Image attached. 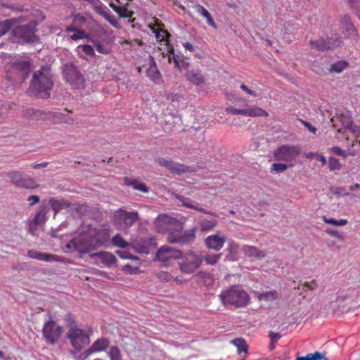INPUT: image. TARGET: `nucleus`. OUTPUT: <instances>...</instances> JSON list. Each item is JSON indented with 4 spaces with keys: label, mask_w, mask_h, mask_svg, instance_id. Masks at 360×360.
I'll return each mask as SVG.
<instances>
[{
    "label": "nucleus",
    "mask_w": 360,
    "mask_h": 360,
    "mask_svg": "<svg viewBox=\"0 0 360 360\" xmlns=\"http://www.w3.org/2000/svg\"><path fill=\"white\" fill-rule=\"evenodd\" d=\"M169 52V58H168L169 62L170 63H173L174 64L175 67H176V65H179L178 63L180 60V57L174 53V51L172 49V51H170Z\"/></svg>",
    "instance_id": "nucleus-56"
},
{
    "label": "nucleus",
    "mask_w": 360,
    "mask_h": 360,
    "mask_svg": "<svg viewBox=\"0 0 360 360\" xmlns=\"http://www.w3.org/2000/svg\"><path fill=\"white\" fill-rule=\"evenodd\" d=\"M186 79L195 86H199L205 82V77L200 70H188L184 75Z\"/></svg>",
    "instance_id": "nucleus-27"
},
{
    "label": "nucleus",
    "mask_w": 360,
    "mask_h": 360,
    "mask_svg": "<svg viewBox=\"0 0 360 360\" xmlns=\"http://www.w3.org/2000/svg\"><path fill=\"white\" fill-rule=\"evenodd\" d=\"M37 23L34 21H30L26 25H20L14 26L12 32L18 42H32L35 37V29Z\"/></svg>",
    "instance_id": "nucleus-11"
},
{
    "label": "nucleus",
    "mask_w": 360,
    "mask_h": 360,
    "mask_svg": "<svg viewBox=\"0 0 360 360\" xmlns=\"http://www.w3.org/2000/svg\"><path fill=\"white\" fill-rule=\"evenodd\" d=\"M226 242V238L221 236L219 232L215 234L208 236L205 240L206 247L215 251L220 250Z\"/></svg>",
    "instance_id": "nucleus-18"
},
{
    "label": "nucleus",
    "mask_w": 360,
    "mask_h": 360,
    "mask_svg": "<svg viewBox=\"0 0 360 360\" xmlns=\"http://www.w3.org/2000/svg\"><path fill=\"white\" fill-rule=\"evenodd\" d=\"M326 233L329 236L337 238L338 239H343L342 235L335 230L328 229L326 230Z\"/></svg>",
    "instance_id": "nucleus-62"
},
{
    "label": "nucleus",
    "mask_w": 360,
    "mask_h": 360,
    "mask_svg": "<svg viewBox=\"0 0 360 360\" xmlns=\"http://www.w3.org/2000/svg\"><path fill=\"white\" fill-rule=\"evenodd\" d=\"M134 245L139 252L148 254L150 248L155 245V243L152 238H145L137 240Z\"/></svg>",
    "instance_id": "nucleus-22"
},
{
    "label": "nucleus",
    "mask_w": 360,
    "mask_h": 360,
    "mask_svg": "<svg viewBox=\"0 0 360 360\" xmlns=\"http://www.w3.org/2000/svg\"><path fill=\"white\" fill-rule=\"evenodd\" d=\"M27 255L29 257L32 259H38L40 261H46V262H63V259L56 255L39 252L34 250H30L27 251Z\"/></svg>",
    "instance_id": "nucleus-21"
},
{
    "label": "nucleus",
    "mask_w": 360,
    "mask_h": 360,
    "mask_svg": "<svg viewBox=\"0 0 360 360\" xmlns=\"http://www.w3.org/2000/svg\"><path fill=\"white\" fill-rule=\"evenodd\" d=\"M310 46L312 49L319 51H326L334 48L337 44L330 39H319L316 41H310Z\"/></svg>",
    "instance_id": "nucleus-26"
},
{
    "label": "nucleus",
    "mask_w": 360,
    "mask_h": 360,
    "mask_svg": "<svg viewBox=\"0 0 360 360\" xmlns=\"http://www.w3.org/2000/svg\"><path fill=\"white\" fill-rule=\"evenodd\" d=\"M219 299L224 306H232L235 308L245 307L250 300L248 293L237 285L222 291L219 295Z\"/></svg>",
    "instance_id": "nucleus-2"
},
{
    "label": "nucleus",
    "mask_w": 360,
    "mask_h": 360,
    "mask_svg": "<svg viewBox=\"0 0 360 360\" xmlns=\"http://www.w3.org/2000/svg\"><path fill=\"white\" fill-rule=\"evenodd\" d=\"M195 238V229H191L182 231L178 240H172V242H178L179 244H189L194 241Z\"/></svg>",
    "instance_id": "nucleus-30"
},
{
    "label": "nucleus",
    "mask_w": 360,
    "mask_h": 360,
    "mask_svg": "<svg viewBox=\"0 0 360 360\" xmlns=\"http://www.w3.org/2000/svg\"><path fill=\"white\" fill-rule=\"evenodd\" d=\"M202 257L193 252L190 251L182 257V261L179 263V268L181 272L184 274H192L202 264Z\"/></svg>",
    "instance_id": "nucleus-9"
},
{
    "label": "nucleus",
    "mask_w": 360,
    "mask_h": 360,
    "mask_svg": "<svg viewBox=\"0 0 360 360\" xmlns=\"http://www.w3.org/2000/svg\"><path fill=\"white\" fill-rule=\"evenodd\" d=\"M110 6L120 15V18H131L134 15V12L128 9L127 5L117 6L111 3L110 4Z\"/></svg>",
    "instance_id": "nucleus-33"
},
{
    "label": "nucleus",
    "mask_w": 360,
    "mask_h": 360,
    "mask_svg": "<svg viewBox=\"0 0 360 360\" xmlns=\"http://www.w3.org/2000/svg\"><path fill=\"white\" fill-rule=\"evenodd\" d=\"M65 248L68 249L67 252H76L81 257L86 254L91 255L96 250L86 232L72 238L66 243Z\"/></svg>",
    "instance_id": "nucleus-3"
},
{
    "label": "nucleus",
    "mask_w": 360,
    "mask_h": 360,
    "mask_svg": "<svg viewBox=\"0 0 360 360\" xmlns=\"http://www.w3.org/2000/svg\"><path fill=\"white\" fill-rule=\"evenodd\" d=\"M156 162H158L159 165L167 168L171 173L178 175L194 172V169L192 167L175 162L171 160L160 158L156 160Z\"/></svg>",
    "instance_id": "nucleus-14"
},
{
    "label": "nucleus",
    "mask_w": 360,
    "mask_h": 360,
    "mask_svg": "<svg viewBox=\"0 0 360 360\" xmlns=\"http://www.w3.org/2000/svg\"><path fill=\"white\" fill-rule=\"evenodd\" d=\"M91 258L98 257H99L102 262L104 263L107 266H111L116 263L117 259L116 257L110 252H99L90 255Z\"/></svg>",
    "instance_id": "nucleus-31"
},
{
    "label": "nucleus",
    "mask_w": 360,
    "mask_h": 360,
    "mask_svg": "<svg viewBox=\"0 0 360 360\" xmlns=\"http://www.w3.org/2000/svg\"><path fill=\"white\" fill-rule=\"evenodd\" d=\"M147 76L155 84H160L162 82V75L158 70L156 63L153 58H151L148 68L146 70Z\"/></svg>",
    "instance_id": "nucleus-24"
},
{
    "label": "nucleus",
    "mask_w": 360,
    "mask_h": 360,
    "mask_svg": "<svg viewBox=\"0 0 360 360\" xmlns=\"http://www.w3.org/2000/svg\"><path fill=\"white\" fill-rule=\"evenodd\" d=\"M139 219L138 212L118 209L113 212L112 221L119 229H129Z\"/></svg>",
    "instance_id": "nucleus-6"
},
{
    "label": "nucleus",
    "mask_w": 360,
    "mask_h": 360,
    "mask_svg": "<svg viewBox=\"0 0 360 360\" xmlns=\"http://www.w3.org/2000/svg\"><path fill=\"white\" fill-rule=\"evenodd\" d=\"M226 112L231 115H241L248 117H267L268 112L259 107H250L244 109H238L233 106H229L226 108Z\"/></svg>",
    "instance_id": "nucleus-16"
},
{
    "label": "nucleus",
    "mask_w": 360,
    "mask_h": 360,
    "mask_svg": "<svg viewBox=\"0 0 360 360\" xmlns=\"http://www.w3.org/2000/svg\"><path fill=\"white\" fill-rule=\"evenodd\" d=\"M11 182L16 187L25 189H34L39 187L34 179L23 174L19 171L11 170L6 174Z\"/></svg>",
    "instance_id": "nucleus-10"
},
{
    "label": "nucleus",
    "mask_w": 360,
    "mask_h": 360,
    "mask_svg": "<svg viewBox=\"0 0 360 360\" xmlns=\"http://www.w3.org/2000/svg\"><path fill=\"white\" fill-rule=\"evenodd\" d=\"M124 181L125 185L133 187L134 190H137L146 193H148V188L147 186L136 179L126 177L124 179Z\"/></svg>",
    "instance_id": "nucleus-34"
},
{
    "label": "nucleus",
    "mask_w": 360,
    "mask_h": 360,
    "mask_svg": "<svg viewBox=\"0 0 360 360\" xmlns=\"http://www.w3.org/2000/svg\"><path fill=\"white\" fill-rule=\"evenodd\" d=\"M53 85L49 68L43 66L33 75L30 84L31 91L37 97L47 98Z\"/></svg>",
    "instance_id": "nucleus-1"
},
{
    "label": "nucleus",
    "mask_w": 360,
    "mask_h": 360,
    "mask_svg": "<svg viewBox=\"0 0 360 360\" xmlns=\"http://www.w3.org/2000/svg\"><path fill=\"white\" fill-rule=\"evenodd\" d=\"M178 63L179 65H176L175 68L179 70H187L188 68L189 63L184 59L180 58V60Z\"/></svg>",
    "instance_id": "nucleus-63"
},
{
    "label": "nucleus",
    "mask_w": 360,
    "mask_h": 360,
    "mask_svg": "<svg viewBox=\"0 0 360 360\" xmlns=\"http://www.w3.org/2000/svg\"><path fill=\"white\" fill-rule=\"evenodd\" d=\"M242 250L244 252V254L249 257L263 259L266 255L264 250H259L255 246L245 245L242 247Z\"/></svg>",
    "instance_id": "nucleus-28"
},
{
    "label": "nucleus",
    "mask_w": 360,
    "mask_h": 360,
    "mask_svg": "<svg viewBox=\"0 0 360 360\" xmlns=\"http://www.w3.org/2000/svg\"><path fill=\"white\" fill-rule=\"evenodd\" d=\"M66 32H73L72 34L70 36V39L73 41H77L79 39H84L86 37L85 32L81 30H78L75 28L74 26L70 25L66 27Z\"/></svg>",
    "instance_id": "nucleus-41"
},
{
    "label": "nucleus",
    "mask_w": 360,
    "mask_h": 360,
    "mask_svg": "<svg viewBox=\"0 0 360 360\" xmlns=\"http://www.w3.org/2000/svg\"><path fill=\"white\" fill-rule=\"evenodd\" d=\"M182 253L179 250L168 245H163L157 251L156 258L158 261L165 262L172 259H179Z\"/></svg>",
    "instance_id": "nucleus-17"
},
{
    "label": "nucleus",
    "mask_w": 360,
    "mask_h": 360,
    "mask_svg": "<svg viewBox=\"0 0 360 360\" xmlns=\"http://www.w3.org/2000/svg\"><path fill=\"white\" fill-rule=\"evenodd\" d=\"M47 210L46 206H41L39 209V211L36 214L34 218L33 219L34 226H38L45 221V216L46 214Z\"/></svg>",
    "instance_id": "nucleus-43"
},
{
    "label": "nucleus",
    "mask_w": 360,
    "mask_h": 360,
    "mask_svg": "<svg viewBox=\"0 0 360 360\" xmlns=\"http://www.w3.org/2000/svg\"><path fill=\"white\" fill-rule=\"evenodd\" d=\"M154 224L156 231L161 233L172 231L173 226H180L179 221L165 214L158 215Z\"/></svg>",
    "instance_id": "nucleus-15"
},
{
    "label": "nucleus",
    "mask_w": 360,
    "mask_h": 360,
    "mask_svg": "<svg viewBox=\"0 0 360 360\" xmlns=\"http://www.w3.org/2000/svg\"><path fill=\"white\" fill-rule=\"evenodd\" d=\"M17 20L16 19H11L0 22V37L13 28Z\"/></svg>",
    "instance_id": "nucleus-39"
},
{
    "label": "nucleus",
    "mask_w": 360,
    "mask_h": 360,
    "mask_svg": "<svg viewBox=\"0 0 360 360\" xmlns=\"http://www.w3.org/2000/svg\"><path fill=\"white\" fill-rule=\"evenodd\" d=\"M70 209L75 212L79 216H82L88 211V206L85 204L71 203Z\"/></svg>",
    "instance_id": "nucleus-46"
},
{
    "label": "nucleus",
    "mask_w": 360,
    "mask_h": 360,
    "mask_svg": "<svg viewBox=\"0 0 360 360\" xmlns=\"http://www.w3.org/2000/svg\"><path fill=\"white\" fill-rule=\"evenodd\" d=\"M336 120L340 121L342 124V126L345 129H349L350 131H352V129L355 127L353 123L352 116L349 113L340 114L336 117H333L330 120V122L333 127H336V124L335 123Z\"/></svg>",
    "instance_id": "nucleus-25"
},
{
    "label": "nucleus",
    "mask_w": 360,
    "mask_h": 360,
    "mask_svg": "<svg viewBox=\"0 0 360 360\" xmlns=\"http://www.w3.org/2000/svg\"><path fill=\"white\" fill-rule=\"evenodd\" d=\"M12 71L18 72L23 80L28 76L31 70V63L27 60H15L11 63Z\"/></svg>",
    "instance_id": "nucleus-19"
},
{
    "label": "nucleus",
    "mask_w": 360,
    "mask_h": 360,
    "mask_svg": "<svg viewBox=\"0 0 360 360\" xmlns=\"http://www.w3.org/2000/svg\"><path fill=\"white\" fill-rule=\"evenodd\" d=\"M313 360H328L327 358L325 356L324 354L319 352H315L313 354H311Z\"/></svg>",
    "instance_id": "nucleus-64"
},
{
    "label": "nucleus",
    "mask_w": 360,
    "mask_h": 360,
    "mask_svg": "<svg viewBox=\"0 0 360 360\" xmlns=\"http://www.w3.org/2000/svg\"><path fill=\"white\" fill-rule=\"evenodd\" d=\"M202 257L207 264H216L221 257V254H207Z\"/></svg>",
    "instance_id": "nucleus-48"
},
{
    "label": "nucleus",
    "mask_w": 360,
    "mask_h": 360,
    "mask_svg": "<svg viewBox=\"0 0 360 360\" xmlns=\"http://www.w3.org/2000/svg\"><path fill=\"white\" fill-rule=\"evenodd\" d=\"M166 98L167 101H170L171 103H178L183 100L184 96L180 93L171 92L167 94Z\"/></svg>",
    "instance_id": "nucleus-51"
},
{
    "label": "nucleus",
    "mask_w": 360,
    "mask_h": 360,
    "mask_svg": "<svg viewBox=\"0 0 360 360\" xmlns=\"http://www.w3.org/2000/svg\"><path fill=\"white\" fill-rule=\"evenodd\" d=\"M50 115L53 122L56 123H65L72 124L74 122V120L72 117H67L65 115L60 112H52L50 113Z\"/></svg>",
    "instance_id": "nucleus-38"
},
{
    "label": "nucleus",
    "mask_w": 360,
    "mask_h": 360,
    "mask_svg": "<svg viewBox=\"0 0 360 360\" xmlns=\"http://www.w3.org/2000/svg\"><path fill=\"white\" fill-rule=\"evenodd\" d=\"M350 7L355 10V13L360 20V0H347Z\"/></svg>",
    "instance_id": "nucleus-54"
},
{
    "label": "nucleus",
    "mask_w": 360,
    "mask_h": 360,
    "mask_svg": "<svg viewBox=\"0 0 360 360\" xmlns=\"http://www.w3.org/2000/svg\"><path fill=\"white\" fill-rule=\"evenodd\" d=\"M328 167L330 171L338 170L341 168V164L337 158L330 157L328 159Z\"/></svg>",
    "instance_id": "nucleus-52"
},
{
    "label": "nucleus",
    "mask_w": 360,
    "mask_h": 360,
    "mask_svg": "<svg viewBox=\"0 0 360 360\" xmlns=\"http://www.w3.org/2000/svg\"><path fill=\"white\" fill-rule=\"evenodd\" d=\"M63 78L72 89H81L84 87V78L76 66L72 63H67L63 67Z\"/></svg>",
    "instance_id": "nucleus-5"
},
{
    "label": "nucleus",
    "mask_w": 360,
    "mask_h": 360,
    "mask_svg": "<svg viewBox=\"0 0 360 360\" xmlns=\"http://www.w3.org/2000/svg\"><path fill=\"white\" fill-rule=\"evenodd\" d=\"M86 233L97 250L99 248L106 247L109 244L111 229L108 224H103L99 227H89Z\"/></svg>",
    "instance_id": "nucleus-4"
},
{
    "label": "nucleus",
    "mask_w": 360,
    "mask_h": 360,
    "mask_svg": "<svg viewBox=\"0 0 360 360\" xmlns=\"http://www.w3.org/2000/svg\"><path fill=\"white\" fill-rule=\"evenodd\" d=\"M67 337L72 347L77 351L82 350L90 342L89 336L87 333L79 328L68 330Z\"/></svg>",
    "instance_id": "nucleus-12"
},
{
    "label": "nucleus",
    "mask_w": 360,
    "mask_h": 360,
    "mask_svg": "<svg viewBox=\"0 0 360 360\" xmlns=\"http://www.w3.org/2000/svg\"><path fill=\"white\" fill-rule=\"evenodd\" d=\"M64 321L67 327L68 328V330H70L71 328H77V322L75 321V319L72 314L69 313L65 314Z\"/></svg>",
    "instance_id": "nucleus-50"
},
{
    "label": "nucleus",
    "mask_w": 360,
    "mask_h": 360,
    "mask_svg": "<svg viewBox=\"0 0 360 360\" xmlns=\"http://www.w3.org/2000/svg\"><path fill=\"white\" fill-rule=\"evenodd\" d=\"M278 297L277 292L275 290L269 291L260 293L258 296L259 300L264 301H273L275 300Z\"/></svg>",
    "instance_id": "nucleus-49"
},
{
    "label": "nucleus",
    "mask_w": 360,
    "mask_h": 360,
    "mask_svg": "<svg viewBox=\"0 0 360 360\" xmlns=\"http://www.w3.org/2000/svg\"><path fill=\"white\" fill-rule=\"evenodd\" d=\"M63 332V327L51 319L44 323L42 334L45 341L49 344L58 343Z\"/></svg>",
    "instance_id": "nucleus-8"
},
{
    "label": "nucleus",
    "mask_w": 360,
    "mask_h": 360,
    "mask_svg": "<svg viewBox=\"0 0 360 360\" xmlns=\"http://www.w3.org/2000/svg\"><path fill=\"white\" fill-rule=\"evenodd\" d=\"M195 11L202 16H203L207 21L208 25L211 26L214 29H217V26L212 18V15L209 11L205 9L202 6L198 4L195 6Z\"/></svg>",
    "instance_id": "nucleus-35"
},
{
    "label": "nucleus",
    "mask_w": 360,
    "mask_h": 360,
    "mask_svg": "<svg viewBox=\"0 0 360 360\" xmlns=\"http://www.w3.org/2000/svg\"><path fill=\"white\" fill-rule=\"evenodd\" d=\"M323 221L328 224H331L336 226H345L347 224L348 221L345 219H335L334 218H328L326 216L322 217Z\"/></svg>",
    "instance_id": "nucleus-47"
},
{
    "label": "nucleus",
    "mask_w": 360,
    "mask_h": 360,
    "mask_svg": "<svg viewBox=\"0 0 360 360\" xmlns=\"http://www.w3.org/2000/svg\"><path fill=\"white\" fill-rule=\"evenodd\" d=\"M328 151L330 153H334L338 156H341L343 158H346L348 155L355 156L356 153L353 150H351L350 148L348 149L347 152L344 151L340 147H332L328 149Z\"/></svg>",
    "instance_id": "nucleus-42"
},
{
    "label": "nucleus",
    "mask_w": 360,
    "mask_h": 360,
    "mask_svg": "<svg viewBox=\"0 0 360 360\" xmlns=\"http://www.w3.org/2000/svg\"><path fill=\"white\" fill-rule=\"evenodd\" d=\"M300 148L297 146L283 144L278 146L274 152L273 157L278 162H290L294 161L300 155Z\"/></svg>",
    "instance_id": "nucleus-7"
},
{
    "label": "nucleus",
    "mask_w": 360,
    "mask_h": 360,
    "mask_svg": "<svg viewBox=\"0 0 360 360\" xmlns=\"http://www.w3.org/2000/svg\"><path fill=\"white\" fill-rule=\"evenodd\" d=\"M175 198L176 199H178L182 203L183 206H184L187 208L193 209L196 211L205 213L206 214L216 216V214L214 212H212L211 211H207V210L200 207L198 204H196V205L193 204L191 202V199H189L188 198L184 197L182 195H178V194L175 195Z\"/></svg>",
    "instance_id": "nucleus-23"
},
{
    "label": "nucleus",
    "mask_w": 360,
    "mask_h": 360,
    "mask_svg": "<svg viewBox=\"0 0 360 360\" xmlns=\"http://www.w3.org/2000/svg\"><path fill=\"white\" fill-rule=\"evenodd\" d=\"M49 203L55 214H57L60 210L65 208H70L71 202L65 199L57 200L55 198H51Z\"/></svg>",
    "instance_id": "nucleus-32"
},
{
    "label": "nucleus",
    "mask_w": 360,
    "mask_h": 360,
    "mask_svg": "<svg viewBox=\"0 0 360 360\" xmlns=\"http://www.w3.org/2000/svg\"><path fill=\"white\" fill-rule=\"evenodd\" d=\"M288 165L284 163H274L271 165V171H274L276 172H283L288 169Z\"/></svg>",
    "instance_id": "nucleus-55"
},
{
    "label": "nucleus",
    "mask_w": 360,
    "mask_h": 360,
    "mask_svg": "<svg viewBox=\"0 0 360 360\" xmlns=\"http://www.w3.org/2000/svg\"><path fill=\"white\" fill-rule=\"evenodd\" d=\"M227 250L230 254L236 255L238 250V245L232 240L229 243Z\"/></svg>",
    "instance_id": "nucleus-58"
},
{
    "label": "nucleus",
    "mask_w": 360,
    "mask_h": 360,
    "mask_svg": "<svg viewBox=\"0 0 360 360\" xmlns=\"http://www.w3.org/2000/svg\"><path fill=\"white\" fill-rule=\"evenodd\" d=\"M351 133L354 136L355 141L359 142L360 144V126L355 125V127L352 129Z\"/></svg>",
    "instance_id": "nucleus-61"
},
{
    "label": "nucleus",
    "mask_w": 360,
    "mask_h": 360,
    "mask_svg": "<svg viewBox=\"0 0 360 360\" xmlns=\"http://www.w3.org/2000/svg\"><path fill=\"white\" fill-rule=\"evenodd\" d=\"M340 28L345 38L349 39L352 41H358L359 34L348 14L344 15L340 18Z\"/></svg>",
    "instance_id": "nucleus-13"
},
{
    "label": "nucleus",
    "mask_w": 360,
    "mask_h": 360,
    "mask_svg": "<svg viewBox=\"0 0 360 360\" xmlns=\"http://www.w3.org/2000/svg\"><path fill=\"white\" fill-rule=\"evenodd\" d=\"M86 21V18L82 15L78 13L75 15L73 18V22L75 24L82 25L84 24Z\"/></svg>",
    "instance_id": "nucleus-60"
},
{
    "label": "nucleus",
    "mask_w": 360,
    "mask_h": 360,
    "mask_svg": "<svg viewBox=\"0 0 360 360\" xmlns=\"http://www.w3.org/2000/svg\"><path fill=\"white\" fill-rule=\"evenodd\" d=\"M349 67V63L346 60H339L333 63L328 69L329 72L341 73Z\"/></svg>",
    "instance_id": "nucleus-37"
},
{
    "label": "nucleus",
    "mask_w": 360,
    "mask_h": 360,
    "mask_svg": "<svg viewBox=\"0 0 360 360\" xmlns=\"http://www.w3.org/2000/svg\"><path fill=\"white\" fill-rule=\"evenodd\" d=\"M183 226L180 223V226H173L172 231L168 233L167 240L170 243H178V242H172V240H178L182 233Z\"/></svg>",
    "instance_id": "nucleus-40"
},
{
    "label": "nucleus",
    "mask_w": 360,
    "mask_h": 360,
    "mask_svg": "<svg viewBox=\"0 0 360 360\" xmlns=\"http://www.w3.org/2000/svg\"><path fill=\"white\" fill-rule=\"evenodd\" d=\"M120 44L124 47L125 46H129L130 47H134L135 45H137L138 46H141L143 43L141 40L136 39L134 40H129V39H124L122 41H120Z\"/></svg>",
    "instance_id": "nucleus-53"
},
{
    "label": "nucleus",
    "mask_w": 360,
    "mask_h": 360,
    "mask_svg": "<svg viewBox=\"0 0 360 360\" xmlns=\"http://www.w3.org/2000/svg\"><path fill=\"white\" fill-rule=\"evenodd\" d=\"M199 227L201 231L207 232L214 229L217 225V221L215 219H208L201 218L199 221Z\"/></svg>",
    "instance_id": "nucleus-36"
},
{
    "label": "nucleus",
    "mask_w": 360,
    "mask_h": 360,
    "mask_svg": "<svg viewBox=\"0 0 360 360\" xmlns=\"http://www.w3.org/2000/svg\"><path fill=\"white\" fill-rule=\"evenodd\" d=\"M79 48L81 49L82 52H84L88 56H93L94 54V49L90 45L85 44L83 46H80Z\"/></svg>",
    "instance_id": "nucleus-59"
},
{
    "label": "nucleus",
    "mask_w": 360,
    "mask_h": 360,
    "mask_svg": "<svg viewBox=\"0 0 360 360\" xmlns=\"http://www.w3.org/2000/svg\"><path fill=\"white\" fill-rule=\"evenodd\" d=\"M231 343L237 347L238 353H240V354L241 352L246 353L248 352V347L246 342L245 341V340L243 338H240L233 339L231 341Z\"/></svg>",
    "instance_id": "nucleus-44"
},
{
    "label": "nucleus",
    "mask_w": 360,
    "mask_h": 360,
    "mask_svg": "<svg viewBox=\"0 0 360 360\" xmlns=\"http://www.w3.org/2000/svg\"><path fill=\"white\" fill-rule=\"evenodd\" d=\"M109 340L107 338H99L87 349L86 354L87 355H89L95 352L103 351L109 346Z\"/></svg>",
    "instance_id": "nucleus-29"
},
{
    "label": "nucleus",
    "mask_w": 360,
    "mask_h": 360,
    "mask_svg": "<svg viewBox=\"0 0 360 360\" xmlns=\"http://www.w3.org/2000/svg\"><path fill=\"white\" fill-rule=\"evenodd\" d=\"M111 242L114 246L121 248H125L129 245V243L119 233L112 237Z\"/></svg>",
    "instance_id": "nucleus-45"
},
{
    "label": "nucleus",
    "mask_w": 360,
    "mask_h": 360,
    "mask_svg": "<svg viewBox=\"0 0 360 360\" xmlns=\"http://www.w3.org/2000/svg\"><path fill=\"white\" fill-rule=\"evenodd\" d=\"M149 27L155 34V37L158 41L164 42L165 45H168L170 34L167 30L164 29L165 26L162 23L156 22L153 26L149 25Z\"/></svg>",
    "instance_id": "nucleus-20"
},
{
    "label": "nucleus",
    "mask_w": 360,
    "mask_h": 360,
    "mask_svg": "<svg viewBox=\"0 0 360 360\" xmlns=\"http://www.w3.org/2000/svg\"><path fill=\"white\" fill-rule=\"evenodd\" d=\"M116 253L118 256H120L122 259H133V260L138 259L137 257L133 256L126 251L119 250V251H117Z\"/></svg>",
    "instance_id": "nucleus-57"
}]
</instances>
